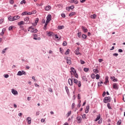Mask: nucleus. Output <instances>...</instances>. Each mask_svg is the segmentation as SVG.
Instances as JSON below:
<instances>
[{
	"mask_svg": "<svg viewBox=\"0 0 125 125\" xmlns=\"http://www.w3.org/2000/svg\"><path fill=\"white\" fill-rule=\"evenodd\" d=\"M82 79L83 82H87V79H86V77L84 76H82Z\"/></svg>",
	"mask_w": 125,
	"mask_h": 125,
	"instance_id": "a878e982",
	"label": "nucleus"
},
{
	"mask_svg": "<svg viewBox=\"0 0 125 125\" xmlns=\"http://www.w3.org/2000/svg\"><path fill=\"white\" fill-rule=\"evenodd\" d=\"M103 61V59H99V62H100V63H101Z\"/></svg>",
	"mask_w": 125,
	"mask_h": 125,
	"instance_id": "69168bd1",
	"label": "nucleus"
},
{
	"mask_svg": "<svg viewBox=\"0 0 125 125\" xmlns=\"http://www.w3.org/2000/svg\"><path fill=\"white\" fill-rule=\"evenodd\" d=\"M74 3L75 4H78V3H79V1H78V0H74Z\"/></svg>",
	"mask_w": 125,
	"mask_h": 125,
	"instance_id": "bf43d9fd",
	"label": "nucleus"
},
{
	"mask_svg": "<svg viewBox=\"0 0 125 125\" xmlns=\"http://www.w3.org/2000/svg\"><path fill=\"white\" fill-rule=\"evenodd\" d=\"M122 124V120H119L117 122V125H120Z\"/></svg>",
	"mask_w": 125,
	"mask_h": 125,
	"instance_id": "a19ab883",
	"label": "nucleus"
},
{
	"mask_svg": "<svg viewBox=\"0 0 125 125\" xmlns=\"http://www.w3.org/2000/svg\"><path fill=\"white\" fill-rule=\"evenodd\" d=\"M80 62H81V64H82V65H83V64H84V63H85V62H84V61H83L82 60H80Z\"/></svg>",
	"mask_w": 125,
	"mask_h": 125,
	"instance_id": "de8ad7c7",
	"label": "nucleus"
},
{
	"mask_svg": "<svg viewBox=\"0 0 125 125\" xmlns=\"http://www.w3.org/2000/svg\"><path fill=\"white\" fill-rule=\"evenodd\" d=\"M87 37V36H86V35H85V34H83L82 35V38L84 40H85V39H86Z\"/></svg>",
	"mask_w": 125,
	"mask_h": 125,
	"instance_id": "f704fd0d",
	"label": "nucleus"
},
{
	"mask_svg": "<svg viewBox=\"0 0 125 125\" xmlns=\"http://www.w3.org/2000/svg\"><path fill=\"white\" fill-rule=\"evenodd\" d=\"M26 121H27L28 125H31V123H32V118H31L30 117H27Z\"/></svg>",
	"mask_w": 125,
	"mask_h": 125,
	"instance_id": "1a4fd4ad",
	"label": "nucleus"
},
{
	"mask_svg": "<svg viewBox=\"0 0 125 125\" xmlns=\"http://www.w3.org/2000/svg\"><path fill=\"white\" fill-rule=\"evenodd\" d=\"M12 29H13V26H11L8 28V30L9 31H11V30H12Z\"/></svg>",
	"mask_w": 125,
	"mask_h": 125,
	"instance_id": "603ef678",
	"label": "nucleus"
},
{
	"mask_svg": "<svg viewBox=\"0 0 125 125\" xmlns=\"http://www.w3.org/2000/svg\"><path fill=\"white\" fill-rule=\"evenodd\" d=\"M21 61L22 62H27V60H24L23 59H21Z\"/></svg>",
	"mask_w": 125,
	"mask_h": 125,
	"instance_id": "e2e57ef3",
	"label": "nucleus"
},
{
	"mask_svg": "<svg viewBox=\"0 0 125 125\" xmlns=\"http://www.w3.org/2000/svg\"><path fill=\"white\" fill-rule=\"evenodd\" d=\"M118 52H120V53L123 52V49H118Z\"/></svg>",
	"mask_w": 125,
	"mask_h": 125,
	"instance_id": "338daca9",
	"label": "nucleus"
},
{
	"mask_svg": "<svg viewBox=\"0 0 125 125\" xmlns=\"http://www.w3.org/2000/svg\"><path fill=\"white\" fill-rule=\"evenodd\" d=\"M100 118H101V116L100 115V114H99L95 120V122H97V121H99V120H100Z\"/></svg>",
	"mask_w": 125,
	"mask_h": 125,
	"instance_id": "b1692460",
	"label": "nucleus"
},
{
	"mask_svg": "<svg viewBox=\"0 0 125 125\" xmlns=\"http://www.w3.org/2000/svg\"><path fill=\"white\" fill-rule=\"evenodd\" d=\"M24 21L26 22L24 24H31V22L29 21V17H28L24 18Z\"/></svg>",
	"mask_w": 125,
	"mask_h": 125,
	"instance_id": "39448f33",
	"label": "nucleus"
},
{
	"mask_svg": "<svg viewBox=\"0 0 125 125\" xmlns=\"http://www.w3.org/2000/svg\"><path fill=\"white\" fill-rule=\"evenodd\" d=\"M74 83H75L76 84H78V83H79V81H78V80L74 79Z\"/></svg>",
	"mask_w": 125,
	"mask_h": 125,
	"instance_id": "e433bc0d",
	"label": "nucleus"
},
{
	"mask_svg": "<svg viewBox=\"0 0 125 125\" xmlns=\"http://www.w3.org/2000/svg\"><path fill=\"white\" fill-rule=\"evenodd\" d=\"M112 87L113 89H115L116 90H118L119 89V84L117 83H114L113 84Z\"/></svg>",
	"mask_w": 125,
	"mask_h": 125,
	"instance_id": "7ed1b4c3",
	"label": "nucleus"
},
{
	"mask_svg": "<svg viewBox=\"0 0 125 125\" xmlns=\"http://www.w3.org/2000/svg\"><path fill=\"white\" fill-rule=\"evenodd\" d=\"M70 70H71V72H72V73H73V75L77 73V71H76L75 70V68L74 67H71L70 68Z\"/></svg>",
	"mask_w": 125,
	"mask_h": 125,
	"instance_id": "6ab92c4d",
	"label": "nucleus"
},
{
	"mask_svg": "<svg viewBox=\"0 0 125 125\" xmlns=\"http://www.w3.org/2000/svg\"><path fill=\"white\" fill-rule=\"evenodd\" d=\"M70 9H74L75 8V6L74 5H71L69 6Z\"/></svg>",
	"mask_w": 125,
	"mask_h": 125,
	"instance_id": "3c124183",
	"label": "nucleus"
},
{
	"mask_svg": "<svg viewBox=\"0 0 125 125\" xmlns=\"http://www.w3.org/2000/svg\"><path fill=\"white\" fill-rule=\"evenodd\" d=\"M77 84L79 87H81V86H82V83L81 81H78Z\"/></svg>",
	"mask_w": 125,
	"mask_h": 125,
	"instance_id": "c9c22d12",
	"label": "nucleus"
},
{
	"mask_svg": "<svg viewBox=\"0 0 125 125\" xmlns=\"http://www.w3.org/2000/svg\"><path fill=\"white\" fill-rule=\"evenodd\" d=\"M74 75L75 76V78H76V79H78V78H79V75H78L77 72L76 73H74Z\"/></svg>",
	"mask_w": 125,
	"mask_h": 125,
	"instance_id": "49530a36",
	"label": "nucleus"
},
{
	"mask_svg": "<svg viewBox=\"0 0 125 125\" xmlns=\"http://www.w3.org/2000/svg\"><path fill=\"white\" fill-rule=\"evenodd\" d=\"M74 108H75V103H72V108H71V109H74Z\"/></svg>",
	"mask_w": 125,
	"mask_h": 125,
	"instance_id": "4d7b16f0",
	"label": "nucleus"
},
{
	"mask_svg": "<svg viewBox=\"0 0 125 125\" xmlns=\"http://www.w3.org/2000/svg\"><path fill=\"white\" fill-rule=\"evenodd\" d=\"M8 48H5V49H3L1 52L2 54H4L5 53V51L7 50Z\"/></svg>",
	"mask_w": 125,
	"mask_h": 125,
	"instance_id": "2f4dec72",
	"label": "nucleus"
},
{
	"mask_svg": "<svg viewBox=\"0 0 125 125\" xmlns=\"http://www.w3.org/2000/svg\"><path fill=\"white\" fill-rule=\"evenodd\" d=\"M96 80H99V79H100V75H99V74H96Z\"/></svg>",
	"mask_w": 125,
	"mask_h": 125,
	"instance_id": "4c0bfd02",
	"label": "nucleus"
},
{
	"mask_svg": "<svg viewBox=\"0 0 125 125\" xmlns=\"http://www.w3.org/2000/svg\"><path fill=\"white\" fill-rule=\"evenodd\" d=\"M69 53H70V49H67L66 51V52H65L64 54L65 55H68L69 54Z\"/></svg>",
	"mask_w": 125,
	"mask_h": 125,
	"instance_id": "c85d7f7f",
	"label": "nucleus"
},
{
	"mask_svg": "<svg viewBox=\"0 0 125 125\" xmlns=\"http://www.w3.org/2000/svg\"><path fill=\"white\" fill-rule=\"evenodd\" d=\"M82 29L83 31V33H87L88 30L87 28H85L84 26L82 27Z\"/></svg>",
	"mask_w": 125,
	"mask_h": 125,
	"instance_id": "f8f14e48",
	"label": "nucleus"
},
{
	"mask_svg": "<svg viewBox=\"0 0 125 125\" xmlns=\"http://www.w3.org/2000/svg\"><path fill=\"white\" fill-rule=\"evenodd\" d=\"M110 78L112 80V82H114V83H116V82H118V79H117L115 77L111 76Z\"/></svg>",
	"mask_w": 125,
	"mask_h": 125,
	"instance_id": "9d476101",
	"label": "nucleus"
},
{
	"mask_svg": "<svg viewBox=\"0 0 125 125\" xmlns=\"http://www.w3.org/2000/svg\"><path fill=\"white\" fill-rule=\"evenodd\" d=\"M76 15V12H71L69 14V16L70 17H71V16H73V15Z\"/></svg>",
	"mask_w": 125,
	"mask_h": 125,
	"instance_id": "393cba45",
	"label": "nucleus"
},
{
	"mask_svg": "<svg viewBox=\"0 0 125 125\" xmlns=\"http://www.w3.org/2000/svg\"><path fill=\"white\" fill-rule=\"evenodd\" d=\"M62 45L63 46H66V45H67V42H66V41H64L62 43Z\"/></svg>",
	"mask_w": 125,
	"mask_h": 125,
	"instance_id": "c03bdc74",
	"label": "nucleus"
},
{
	"mask_svg": "<svg viewBox=\"0 0 125 125\" xmlns=\"http://www.w3.org/2000/svg\"><path fill=\"white\" fill-rule=\"evenodd\" d=\"M82 119H83V120H86V117L85 114H83L82 115Z\"/></svg>",
	"mask_w": 125,
	"mask_h": 125,
	"instance_id": "72a5a7b5",
	"label": "nucleus"
},
{
	"mask_svg": "<svg viewBox=\"0 0 125 125\" xmlns=\"http://www.w3.org/2000/svg\"><path fill=\"white\" fill-rule=\"evenodd\" d=\"M66 63H67L68 65H71V64H72V62L71 61V58L67 57L66 58Z\"/></svg>",
	"mask_w": 125,
	"mask_h": 125,
	"instance_id": "423d86ee",
	"label": "nucleus"
},
{
	"mask_svg": "<svg viewBox=\"0 0 125 125\" xmlns=\"http://www.w3.org/2000/svg\"><path fill=\"white\" fill-rule=\"evenodd\" d=\"M65 89L67 94L68 95H69V94L70 93V92L69 91V88H68V87L67 86H65Z\"/></svg>",
	"mask_w": 125,
	"mask_h": 125,
	"instance_id": "cd10ccee",
	"label": "nucleus"
},
{
	"mask_svg": "<svg viewBox=\"0 0 125 125\" xmlns=\"http://www.w3.org/2000/svg\"><path fill=\"white\" fill-rule=\"evenodd\" d=\"M24 24H25L24 21H21L20 22L18 23V26H22V25H24Z\"/></svg>",
	"mask_w": 125,
	"mask_h": 125,
	"instance_id": "412c9836",
	"label": "nucleus"
},
{
	"mask_svg": "<svg viewBox=\"0 0 125 125\" xmlns=\"http://www.w3.org/2000/svg\"><path fill=\"white\" fill-rule=\"evenodd\" d=\"M30 32L31 33H37L38 32V29H37L36 28H33V29L31 30Z\"/></svg>",
	"mask_w": 125,
	"mask_h": 125,
	"instance_id": "aec40b11",
	"label": "nucleus"
},
{
	"mask_svg": "<svg viewBox=\"0 0 125 125\" xmlns=\"http://www.w3.org/2000/svg\"><path fill=\"white\" fill-rule=\"evenodd\" d=\"M62 17L65 18L66 17V15H65L64 13L62 14Z\"/></svg>",
	"mask_w": 125,
	"mask_h": 125,
	"instance_id": "5fc2aeb1",
	"label": "nucleus"
},
{
	"mask_svg": "<svg viewBox=\"0 0 125 125\" xmlns=\"http://www.w3.org/2000/svg\"><path fill=\"white\" fill-rule=\"evenodd\" d=\"M91 78L92 79H95V74H92L91 75Z\"/></svg>",
	"mask_w": 125,
	"mask_h": 125,
	"instance_id": "ea45409f",
	"label": "nucleus"
},
{
	"mask_svg": "<svg viewBox=\"0 0 125 125\" xmlns=\"http://www.w3.org/2000/svg\"><path fill=\"white\" fill-rule=\"evenodd\" d=\"M79 50H80V47H77V48L76 50V55H79V54L80 55H82V54L81 53H80Z\"/></svg>",
	"mask_w": 125,
	"mask_h": 125,
	"instance_id": "9b49d317",
	"label": "nucleus"
},
{
	"mask_svg": "<svg viewBox=\"0 0 125 125\" xmlns=\"http://www.w3.org/2000/svg\"><path fill=\"white\" fill-rule=\"evenodd\" d=\"M51 21V15L49 14L46 17V21L50 22Z\"/></svg>",
	"mask_w": 125,
	"mask_h": 125,
	"instance_id": "0eeeda50",
	"label": "nucleus"
},
{
	"mask_svg": "<svg viewBox=\"0 0 125 125\" xmlns=\"http://www.w3.org/2000/svg\"><path fill=\"white\" fill-rule=\"evenodd\" d=\"M107 108L109 109V110H111L112 109V107H111V104H110V103H107Z\"/></svg>",
	"mask_w": 125,
	"mask_h": 125,
	"instance_id": "473e14b6",
	"label": "nucleus"
},
{
	"mask_svg": "<svg viewBox=\"0 0 125 125\" xmlns=\"http://www.w3.org/2000/svg\"><path fill=\"white\" fill-rule=\"evenodd\" d=\"M109 83V77L106 76L105 78V82H104V84H106L107 83Z\"/></svg>",
	"mask_w": 125,
	"mask_h": 125,
	"instance_id": "4468645a",
	"label": "nucleus"
},
{
	"mask_svg": "<svg viewBox=\"0 0 125 125\" xmlns=\"http://www.w3.org/2000/svg\"><path fill=\"white\" fill-rule=\"evenodd\" d=\"M83 71L84 72H88L89 71V68H83Z\"/></svg>",
	"mask_w": 125,
	"mask_h": 125,
	"instance_id": "58836bf2",
	"label": "nucleus"
},
{
	"mask_svg": "<svg viewBox=\"0 0 125 125\" xmlns=\"http://www.w3.org/2000/svg\"><path fill=\"white\" fill-rule=\"evenodd\" d=\"M91 18L92 19H95V18H96V15L94 14L93 15H91Z\"/></svg>",
	"mask_w": 125,
	"mask_h": 125,
	"instance_id": "c756f323",
	"label": "nucleus"
},
{
	"mask_svg": "<svg viewBox=\"0 0 125 125\" xmlns=\"http://www.w3.org/2000/svg\"><path fill=\"white\" fill-rule=\"evenodd\" d=\"M77 120L78 123H82V117H81V116H78V117H77Z\"/></svg>",
	"mask_w": 125,
	"mask_h": 125,
	"instance_id": "a211bd4d",
	"label": "nucleus"
},
{
	"mask_svg": "<svg viewBox=\"0 0 125 125\" xmlns=\"http://www.w3.org/2000/svg\"><path fill=\"white\" fill-rule=\"evenodd\" d=\"M94 73H95V74H98L99 71L98 70V69H97V68L96 69H94L93 70Z\"/></svg>",
	"mask_w": 125,
	"mask_h": 125,
	"instance_id": "bb28decb",
	"label": "nucleus"
},
{
	"mask_svg": "<svg viewBox=\"0 0 125 125\" xmlns=\"http://www.w3.org/2000/svg\"><path fill=\"white\" fill-rule=\"evenodd\" d=\"M38 22H39V18H37L35 21V23L36 24H38Z\"/></svg>",
	"mask_w": 125,
	"mask_h": 125,
	"instance_id": "09e8293b",
	"label": "nucleus"
},
{
	"mask_svg": "<svg viewBox=\"0 0 125 125\" xmlns=\"http://www.w3.org/2000/svg\"><path fill=\"white\" fill-rule=\"evenodd\" d=\"M46 34L48 37H53L54 36V33L51 31H47Z\"/></svg>",
	"mask_w": 125,
	"mask_h": 125,
	"instance_id": "20e7f679",
	"label": "nucleus"
},
{
	"mask_svg": "<svg viewBox=\"0 0 125 125\" xmlns=\"http://www.w3.org/2000/svg\"><path fill=\"white\" fill-rule=\"evenodd\" d=\"M70 7H66V10H67L68 11H70Z\"/></svg>",
	"mask_w": 125,
	"mask_h": 125,
	"instance_id": "0e129e2a",
	"label": "nucleus"
},
{
	"mask_svg": "<svg viewBox=\"0 0 125 125\" xmlns=\"http://www.w3.org/2000/svg\"><path fill=\"white\" fill-rule=\"evenodd\" d=\"M75 0H70L69 1L70 3H74Z\"/></svg>",
	"mask_w": 125,
	"mask_h": 125,
	"instance_id": "13d9d810",
	"label": "nucleus"
},
{
	"mask_svg": "<svg viewBox=\"0 0 125 125\" xmlns=\"http://www.w3.org/2000/svg\"><path fill=\"white\" fill-rule=\"evenodd\" d=\"M13 17L14 19V21H15L16 20H18V19H20V16L17 15V16H15Z\"/></svg>",
	"mask_w": 125,
	"mask_h": 125,
	"instance_id": "ddd939ff",
	"label": "nucleus"
},
{
	"mask_svg": "<svg viewBox=\"0 0 125 125\" xmlns=\"http://www.w3.org/2000/svg\"><path fill=\"white\" fill-rule=\"evenodd\" d=\"M11 91H12V93H13V94H14V95H18V92L17 90H16L15 89H12Z\"/></svg>",
	"mask_w": 125,
	"mask_h": 125,
	"instance_id": "6e6552de",
	"label": "nucleus"
},
{
	"mask_svg": "<svg viewBox=\"0 0 125 125\" xmlns=\"http://www.w3.org/2000/svg\"><path fill=\"white\" fill-rule=\"evenodd\" d=\"M34 28V26L32 25L28 27V29H32V30Z\"/></svg>",
	"mask_w": 125,
	"mask_h": 125,
	"instance_id": "774afa93",
	"label": "nucleus"
},
{
	"mask_svg": "<svg viewBox=\"0 0 125 125\" xmlns=\"http://www.w3.org/2000/svg\"><path fill=\"white\" fill-rule=\"evenodd\" d=\"M9 2L11 4H13V3H14V1L13 0H10Z\"/></svg>",
	"mask_w": 125,
	"mask_h": 125,
	"instance_id": "864d4df0",
	"label": "nucleus"
},
{
	"mask_svg": "<svg viewBox=\"0 0 125 125\" xmlns=\"http://www.w3.org/2000/svg\"><path fill=\"white\" fill-rule=\"evenodd\" d=\"M8 19L9 20V21H11V22H12L13 21H14V20L13 19V17L12 16H10L8 18Z\"/></svg>",
	"mask_w": 125,
	"mask_h": 125,
	"instance_id": "4be33fe9",
	"label": "nucleus"
},
{
	"mask_svg": "<svg viewBox=\"0 0 125 125\" xmlns=\"http://www.w3.org/2000/svg\"><path fill=\"white\" fill-rule=\"evenodd\" d=\"M89 111V105L88 104L87 106H86L85 112L86 113V114H87V113H88Z\"/></svg>",
	"mask_w": 125,
	"mask_h": 125,
	"instance_id": "2eb2a0df",
	"label": "nucleus"
},
{
	"mask_svg": "<svg viewBox=\"0 0 125 125\" xmlns=\"http://www.w3.org/2000/svg\"><path fill=\"white\" fill-rule=\"evenodd\" d=\"M110 97H104V103H108V102H111V100L110 99Z\"/></svg>",
	"mask_w": 125,
	"mask_h": 125,
	"instance_id": "f03ea898",
	"label": "nucleus"
},
{
	"mask_svg": "<svg viewBox=\"0 0 125 125\" xmlns=\"http://www.w3.org/2000/svg\"><path fill=\"white\" fill-rule=\"evenodd\" d=\"M23 3L25 4L26 3V0H22V1H21V4H23Z\"/></svg>",
	"mask_w": 125,
	"mask_h": 125,
	"instance_id": "79ce46f5",
	"label": "nucleus"
},
{
	"mask_svg": "<svg viewBox=\"0 0 125 125\" xmlns=\"http://www.w3.org/2000/svg\"><path fill=\"white\" fill-rule=\"evenodd\" d=\"M51 8V6L50 5H48L45 7V10H46V11H48V10H50Z\"/></svg>",
	"mask_w": 125,
	"mask_h": 125,
	"instance_id": "f3484780",
	"label": "nucleus"
},
{
	"mask_svg": "<svg viewBox=\"0 0 125 125\" xmlns=\"http://www.w3.org/2000/svg\"><path fill=\"white\" fill-rule=\"evenodd\" d=\"M82 35V32H80L78 33V38H81V36Z\"/></svg>",
	"mask_w": 125,
	"mask_h": 125,
	"instance_id": "8fccbe9b",
	"label": "nucleus"
},
{
	"mask_svg": "<svg viewBox=\"0 0 125 125\" xmlns=\"http://www.w3.org/2000/svg\"><path fill=\"white\" fill-rule=\"evenodd\" d=\"M72 112V111H69L68 113H67V117H69L70 116V115H71V113Z\"/></svg>",
	"mask_w": 125,
	"mask_h": 125,
	"instance_id": "680f3d73",
	"label": "nucleus"
},
{
	"mask_svg": "<svg viewBox=\"0 0 125 125\" xmlns=\"http://www.w3.org/2000/svg\"><path fill=\"white\" fill-rule=\"evenodd\" d=\"M9 77V75L8 74H4L3 75V77L5 78L6 79H7Z\"/></svg>",
	"mask_w": 125,
	"mask_h": 125,
	"instance_id": "37998d69",
	"label": "nucleus"
},
{
	"mask_svg": "<svg viewBox=\"0 0 125 125\" xmlns=\"http://www.w3.org/2000/svg\"><path fill=\"white\" fill-rule=\"evenodd\" d=\"M5 31V29L3 28L2 30V32L0 33V36H3L4 35V31Z\"/></svg>",
	"mask_w": 125,
	"mask_h": 125,
	"instance_id": "7c9ffc66",
	"label": "nucleus"
},
{
	"mask_svg": "<svg viewBox=\"0 0 125 125\" xmlns=\"http://www.w3.org/2000/svg\"><path fill=\"white\" fill-rule=\"evenodd\" d=\"M64 26L63 25H59L58 26V30H62L64 29Z\"/></svg>",
	"mask_w": 125,
	"mask_h": 125,
	"instance_id": "5701e85b",
	"label": "nucleus"
},
{
	"mask_svg": "<svg viewBox=\"0 0 125 125\" xmlns=\"http://www.w3.org/2000/svg\"><path fill=\"white\" fill-rule=\"evenodd\" d=\"M105 95H106V92L104 91L103 93V97H105Z\"/></svg>",
	"mask_w": 125,
	"mask_h": 125,
	"instance_id": "052dcab7",
	"label": "nucleus"
},
{
	"mask_svg": "<svg viewBox=\"0 0 125 125\" xmlns=\"http://www.w3.org/2000/svg\"><path fill=\"white\" fill-rule=\"evenodd\" d=\"M31 13H32V14H36V13H37V11L36 10H33L32 11V12H31Z\"/></svg>",
	"mask_w": 125,
	"mask_h": 125,
	"instance_id": "6e6d98bb",
	"label": "nucleus"
},
{
	"mask_svg": "<svg viewBox=\"0 0 125 125\" xmlns=\"http://www.w3.org/2000/svg\"><path fill=\"white\" fill-rule=\"evenodd\" d=\"M23 75L24 76L27 75V73L24 70L19 71L17 73V76H23Z\"/></svg>",
	"mask_w": 125,
	"mask_h": 125,
	"instance_id": "f257e3e1",
	"label": "nucleus"
},
{
	"mask_svg": "<svg viewBox=\"0 0 125 125\" xmlns=\"http://www.w3.org/2000/svg\"><path fill=\"white\" fill-rule=\"evenodd\" d=\"M68 83L70 86H72L73 85V80L71 79V78L68 79Z\"/></svg>",
	"mask_w": 125,
	"mask_h": 125,
	"instance_id": "dca6fc26",
	"label": "nucleus"
},
{
	"mask_svg": "<svg viewBox=\"0 0 125 125\" xmlns=\"http://www.w3.org/2000/svg\"><path fill=\"white\" fill-rule=\"evenodd\" d=\"M21 15L23 16L24 15H27V12H24L21 13Z\"/></svg>",
	"mask_w": 125,
	"mask_h": 125,
	"instance_id": "a18cd8bd",
	"label": "nucleus"
}]
</instances>
